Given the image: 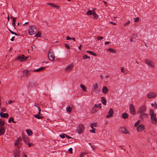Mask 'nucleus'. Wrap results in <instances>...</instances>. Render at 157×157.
<instances>
[{
    "label": "nucleus",
    "instance_id": "1",
    "mask_svg": "<svg viewBox=\"0 0 157 157\" xmlns=\"http://www.w3.org/2000/svg\"><path fill=\"white\" fill-rule=\"evenodd\" d=\"M150 115L151 116V122L153 124L156 123V114L154 113V110L150 109L149 112Z\"/></svg>",
    "mask_w": 157,
    "mask_h": 157
},
{
    "label": "nucleus",
    "instance_id": "2",
    "mask_svg": "<svg viewBox=\"0 0 157 157\" xmlns=\"http://www.w3.org/2000/svg\"><path fill=\"white\" fill-rule=\"evenodd\" d=\"M29 34L32 35L34 34L36 32L37 29L35 26L32 25L29 27Z\"/></svg>",
    "mask_w": 157,
    "mask_h": 157
},
{
    "label": "nucleus",
    "instance_id": "3",
    "mask_svg": "<svg viewBox=\"0 0 157 157\" xmlns=\"http://www.w3.org/2000/svg\"><path fill=\"white\" fill-rule=\"evenodd\" d=\"M84 129L85 127L84 125L82 124H80L77 128L76 131L79 134H81L84 132Z\"/></svg>",
    "mask_w": 157,
    "mask_h": 157
},
{
    "label": "nucleus",
    "instance_id": "4",
    "mask_svg": "<svg viewBox=\"0 0 157 157\" xmlns=\"http://www.w3.org/2000/svg\"><path fill=\"white\" fill-rule=\"evenodd\" d=\"M29 58V57H25L24 55H21L18 56L16 59V60L19 59L21 62H24L25 61Z\"/></svg>",
    "mask_w": 157,
    "mask_h": 157
},
{
    "label": "nucleus",
    "instance_id": "5",
    "mask_svg": "<svg viewBox=\"0 0 157 157\" xmlns=\"http://www.w3.org/2000/svg\"><path fill=\"white\" fill-rule=\"evenodd\" d=\"M144 63L147 64L148 66L151 67L152 68H154L155 67L154 63L151 60L146 59L144 60Z\"/></svg>",
    "mask_w": 157,
    "mask_h": 157
},
{
    "label": "nucleus",
    "instance_id": "6",
    "mask_svg": "<svg viewBox=\"0 0 157 157\" xmlns=\"http://www.w3.org/2000/svg\"><path fill=\"white\" fill-rule=\"evenodd\" d=\"M48 57L49 59L51 61H54L55 56L53 53L51 51H49L48 55Z\"/></svg>",
    "mask_w": 157,
    "mask_h": 157
},
{
    "label": "nucleus",
    "instance_id": "7",
    "mask_svg": "<svg viewBox=\"0 0 157 157\" xmlns=\"http://www.w3.org/2000/svg\"><path fill=\"white\" fill-rule=\"evenodd\" d=\"M148 98L149 99L155 98L157 96V94L155 92H149L147 94Z\"/></svg>",
    "mask_w": 157,
    "mask_h": 157
},
{
    "label": "nucleus",
    "instance_id": "8",
    "mask_svg": "<svg viewBox=\"0 0 157 157\" xmlns=\"http://www.w3.org/2000/svg\"><path fill=\"white\" fill-rule=\"evenodd\" d=\"M146 107L145 106L143 105L141 106L140 108V109L137 111V113H139L140 114L144 113V112L146 111Z\"/></svg>",
    "mask_w": 157,
    "mask_h": 157
},
{
    "label": "nucleus",
    "instance_id": "9",
    "mask_svg": "<svg viewBox=\"0 0 157 157\" xmlns=\"http://www.w3.org/2000/svg\"><path fill=\"white\" fill-rule=\"evenodd\" d=\"M74 66L73 64L68 65L65 69V71L67 72H69L74 68Z\"/></svg>",
    "mask_w": 157,
    "mask_h": 157
},
{
    "label": "nucleus",
    "instance_id": "10",
    "mask_svg": "<svg viewBox=\"0 0 157 157\" xmlns=\"http://www.w3.org/2000/svg\"><path fill=\"white\" fill-rule=\"evenodd\" d=\"M13 152L14 157H19L20 151L19 150L15 149Z\"/></svg>",
    "mask_w": 157,
    "mask_h": 157
},
{
    "label": "nucleus",
    "instance_id": "11",
    "mask_svg": "<svg viewBox=\"0 0 157 157\" xmlns=\"http://www.w3.org/2000/svg\"><path fill=\"white\" fill-rule=\"evenodd\" d=\"M129 109L131 113L133 115H135L136 114L135 110L134 107L133 105L131 104L130 105Z\"/></svg>",
    "mask_w": 157,
    "mask_h": 157
},
{
    "label": "nucleus",
    "instance_id": "12",
    "mask_svg": "<svg viewBox=\"0 0 157 157\" xmlns=\"http://www.w3.org/2000/svg\"><path fill=\"white\" fill-rule=\"evenodd\" d=\"M114 112L113 110L112 109H110L109 111L108 112V114L106 116V117L107 118H109L113 116Z\"/></svg>",
    "mask_w": 157,
    "mask_h": 157
},
{
    "label": "nucleus",
    "instance_id": "13",
    "mask_svg": "<svg viewBox=\"0 0 157 157\" xmlns=\"http://www.w3.org/2000/svg\"><path fill=\"white\" fill-rule=\"evenodd\" d=\"M144 129V126L143 124H140L139 125L137 128L138 131L139 132L143 131Z\"/></svg>",
    "mask_w": 157,
    "mask_h": 157
},
{
    "label": "nucleus",
    "instance_id": "14",
    "mask_svg": "<svg viewBox=\"0 0 157 157\" xmlns=\"http://www.w3.org/2000/svg\"><path fill=\"white\" fill-rule=\"evenodd\" d=\"M0 116L2 118H7L9 117V114L7 113H3L2 112L0 113Z\"/></svg>",
    "mask_w": 157,
    "mask_h": 157
},
{
    "label": "nucleus",
    "instance_id": "15",
    "mask_svg": "<svg viewBox=\"0 0 157 157\" xmlns=\"http://www.w3.org/2000/svg\"><path fill=\"white\" fill-rule=\"evenodd\" d=\"M23 75L21 76H25L26 77H27L28 75H29L30 73H29V71L27 70H24L23 71Z\"/></svg>",
    "mask_w": 157,
    "mask_h": 157
},
{
    "label": "nucleus",
    "instance_id": "16",
    "mask_svg": "<svg viewBox=\"0 0 157 157\" xmlns=\"http://www.w3.org/2000/svg\"><path fill=\"white\" fill-rule=\"evenodd\" d=\"M139 117L140 119L144 120V118L146 117L147 116V114L145 113H143L142 114H140Z\"/></svg>",
    "mask_w": 157,
    "mask_h": 157
},
{
    "label": "nucleus",
    "instance_id": "17",
    "mask_svg": "<svg viewBox=\"0 0 157 157\" xmlns=\"http://www.w3.org/2000/svg\"><path fill=\"white\" fill-rule=\"evenodd\" d=\"M5 127H1L0 129V136L3 135L5 132Z\"/></svg>",
    "mask_w": 157,
    "mask_h": 157
},
{
    "label": "nucleus",
    "instance_id": "18",
    "mask_svg": "<svg viewBox=\"0 0 157 157\" xmlns=\"http://www.w3.org/2000/svg\"><path fill=\"white\" fill-rule=\"evenodd\" d=\"M47 5L51 6L52 7H55L56 9H58L59 8V6H57L55 5L53 3H48L47 4Z\"/></svg>",
    "mask_w": 157,
    "mask_h": 157
},
{
    "label": "nucleus",
    "instance_id": "19",
    "mask_svg": "<svg viewBox=\"0 0 157 157\" xmlns=\"http://www.w3.org/2000/svg\"><path fill=\"white\" fill-rule=\"evenodd\" d=\"M102 91L104 94H106L108 92V90L106 86H104L102 88Z\"/></svg>",
    "mask_w": 157,
    "mask_h": 157
},
{
    "label": "nucleus",
    "instance_id": "20",
    "mask_svg": "<svg viewBox=\"0 0 157 157\" xmlns=\"http://www.w3.org/2000/svg\"><path fill=\"white\" fill-rule=\"evenodd\" d=\"M128 117V115L126 113H124L122 114V117L124 119H126Z\"/></svg>",
    "mask_w": 157,
    "mask_h": 157
},
{
    "label": "nucleus",
    "instance_id": "21",
    "mask_svg": "<svg viewBox=\"0 0 157 157\" xmlns=\"http://www.w3.org/2000/svg\"><path fill=\"white\" fill-rule=\"evenodd\" d=\"M101 99L102 104L104 105H106L107 101L105 99V98L104 97H102Z\"/></svg>",
    "mask_w": 157,
    "mask_h": 157
},
{
    "label": "nucleus",
    "instance_id": "22",
    "mask_svg": "<svg viewBox=\"0 0 157 157\" xmlns=\"http://www.w3.org/2000/svg\"><path fill=\"white\" fill-rule=\"evenodd\" d=\"M5 124V122L3 121L2 119H0V127H3V126Z\"/></svg>",
    "mask_w": 157,
    "mask_h": 157
},
{
    "label": "nucleus",
    "instance_id": "23",
    "mask_svg": "<svg viewBox=\"0 0 157 157\" xmlns=\"http://www.w3.org/2000/svg\"><path fill=\"white\" fill-rule=\"evenodd\" d=\"M26 132L28 134V136H31L33 134L32 131L30 129H27L26 130Z\"/></svg>",
    "mask_w": 157,
    "mask_h": 157
},
{
    "label": "nucleus",
    "instance_id": "24",
    "mask_svg": "<svg viewBox=\"0 0 157 157\" xmlns=\"http://www.w3.org/2000/svg\"><path fill=\"white\" fill-rule=\"evenodd\" d=\"M107 51H110V52L113 53H116L117 52L115 50L112 48H109L107 49Z\"/></svg>",
    "mask_w": 157,
    "mask_h": 157
},
{
    "label": "nucleus",
    "instance_id": "25",
    "mask_svg": "<svg viewBox=\"0 0 157 157\" xmlns=\"http://www.w3.org/2000/svg\"><path fill=\"white\" fill-rule=\"evenodd\" d=\"M93 17L96 19H97L98 18V15L94 12H93Z\"/></svg>",
    "mask_w": 157,
    "mask_h": 157
},
{
    "label": "nucleus",
    "instance_id": "26",
    "mask_svg": "<svg viewBox=\"0 0 157 157\" xmlns=\"http://www.w3.org/2000/svg\"><path fill=\"white\" fill-rule=\"evenodd\" d=\"M93 12H94V11H93L92 10H89L86 12V15H93Z\"/></svg>",
    "mask_w": 157,
    "mask_h": 157
},
{
    "label": "nucleus",
    "instance_id": "27",
    "mask_svg": "<svg viewBox=\"0 0 157 157\" xmlns=\"http://www.w3.org/2000/svg\"><path fill=\"white\" fill-rule=\"evenodd\" d=\"M121 132L125 134H127L128 133V132L127 130L124 128H121Z\"/></svg>",
    "mask_w": 157,
    "mask_h": 157
},
{
    "label": "nucleus",
    "instance_id": "28",
    "mask_svg": "<svg viewBox=\"0 0 157 157\" xmlns=\"http://www.w3.org/2000/svg\"><path fill=\"white\" fill-rule=\"evenodd\" d=\"M86 52L90 54L91 55L94 56H97V54L94 52L90 51H87Z\"/></svg>",
    "mask_w": 157,
    "mask_h": 157
},
{
    "label": "nucleus",
    "instance_id": "29",
    "mask_svg": "<svg viewBox=\"0 0 157 157\" xmlns=\"http://www.w3.org/2000/svg\"><path fill=\"white\" fill-rule=\"evenodd\" d=\"M80 87L82 88V90L86 92V87L85 86L82 85L81 84L80 85Z\"/></svg>",
    "mask_w": 157,
    "mask_h": 157
},
{
    "label": "nucleus",
    "instance_id": "30",
    "mask_svg": "<svg viewBox=\"0 0 157 157\" xmlns=\"http://www.w3.org/2000/svg\"><path fill=\"white\" fill-rule=\"evenodd\" d=\"M34 116L35 118H37V119H42L43 117L40 116H39V115H38V114L34 115Z\"/></svg>",
    "mask_w": 157,
    "mask_h": 157
},
{
    "label": "nucleus",
    "instance_id": "31",
    "mask_svg": "<svg viewBox=\"0 0 157 157\" xmlns=\"http://www.w3.org/2000/svg\"><path fill=\"white\" fill-rule=\"evenodd\" d=\"M45 68V67H42L40 68H38L37 69H36L34 70L33 71H36V72H39L40 71L42 70H43L44 69V68Z\"/></svg>",
    "mask_w": 157,
    "mask_h": 157
},
{
    "label": "nucleus",
    "instance_id": "32",
    "mask_svg": "<svg viewBox=\"0 0 157 157\" xmlns=\"http://www.w3.org/2000/svg\"><path fill=\"white\" fill-rule=\"evenodd\" d=\"M11 121H12L13 123H16V122L14 121L13 118L12 117H10V119L8 120V122L9 123H10Z\"/></svg>",
    "mask_w": 157,
    "mask_h": 157
},
{
    "label": "nucleus",
    "instance_id": "33",
    "mask_svg": "<svg viewBox=\"0 0 157 157\" xmlns=\"http://www.w3.org/2000/svg\"><path fill=\"white\" fill-rule=\"evenodd\" d=\"M66 111L67 112L70 113L71 112L72 110V108L70 107H67L66 108Z\"/></svg>",
    "mask_w": 157,
    "mask_h": 157
},
{
    "label": "nucleus",
    "instance_id": "34",
    "mask_svg": "<svg viewBox=\"0 0 157 157\" xmlns=\"http://www.w3.org/2000/svg\"><path fill=\"white\" fill-rule=\"evenodd\" d=\"M97 126V124L96 123H93L91 124L90 127L91 128H93L94 127H96Z\"/></svg>",
    "mask_w": 157,
    "mask_h": 157
},
{
    "label": "nucleus",
    "instance_id": "35",
    "mask_svg": "<svg viewBox=\"0 0 157 157\" xmlns=\"http://www.w3.org/2000/svg\"><path fill=\"white\" fill-rule=\"evenodd\" d=\"M8 30L10 31L11 33L13 34H14L16 36L19 35L12 31L10 29H8Z\"/></svg>",
    "mask_w": 157,
    "mask_h": 157
},
{
    "label": "nucleus",
    "instance_id": "36",
    "mask_svg": "<svg viewBox=\"0 0 157 157\" xmlns=\"http://www.w3.org/2000/svg\"><path fill=\"white\" fill-rule=\"evenodd\" d=\"M10 18H12L13 19V22L12 23V25L13 26H15V21H16V18H13L11 17H10Z\"/></svg>",
    "mask_w": 157,
    "mask_h": 157
},
{
    "label": "nucleus",
    "instance_id": "37",
    "mask_svg": "<svg viewBox=\"0 0 157 157\" xmlns=\"http://www.w3.org/2000/svg\"><path fill=\"white\" fill-rule=\"evenodd\" d=\"M41 33L40 32H38L35 35V37H40L41 36Z\"/></svg>",
    "mask_w": 157,
    "mask_h": 157
},
{
    "label": "nucleus",
    "instance_id": "38",
    "mask_svg": "<svg viewBox=\"0 0 157 157\" xmlns=\"http://www.w3.org/2000/svg\"><path fill=\"white\" fill-rule=\"evenodd\" d=\"M131 37H132V38L135 39L136 38H137L138 36L137 34H134L131 35Z\"/></svg>",
    "mask_w": 157,
    "mask_h": 157
},
{
    "label": "nucleus",
    "instance_id": "39",
    "mask_svg": "<svg viewBox=\"0 0 157 157\" xmlns=\"http://www.w3.org/2000/svg\"><path fill=\"white\" fill-rule=\"evenodd\" d=\"M33 85V83L32 82H29L27 85V87L28 88H30Z\"/></svg>",
    "mask_w": 157,
    "mask_h": 157
},
{
    "label": "nucleus",
    "instance_id": "40",
    "mask_svg": "<svg viewBox=\"0 0 157 157\" xmlns=\"http://www.w3.org/2000/svg\"><path fill=\"white\" fill-rule=\"evenodd\" d=\"M91 111L92 113H95L97 112L98 110L96 109L93 107Z\"/></svg>",
    "mask_w": 157,
    "mask_h": 157
},
{
    "label": "nucleus",
    "instance_id": "41",
    "mask_svg": "<svg viewBox=\"0 0 157 157\" xmlns=\"http://www.w3.org/2000/svg\"><path fill=\"white\" fill-rule=\"evenodd\" d=\"M83 59H90V57L89 56H88L87 55H85L83 56Z\"/></svg>",
    "mask_w": 157,
    "mask_h": 157
},
{
    "label": "nucleus",
    "instance_id": "42",
    "mask_svg": "<svg viewBox=\"0 0 157 157\" xmlns=\"http://www.w3.org/2000/svg\"><path fill=\"white\" fill-rule=\"evenodd\" d=\"M121 72H122L123 73H124V74H127V72H126L124 70V67H121Z\"/></svg>",
    "mask_w": 157,
    "mask_h": 157
},
{
    "label": "nucleus",
    "instance_id": "43",
    "mask_svg": "<svg viewBox=\"0 0 157 157\" xmlns=\"http://www.w3.org/2000/svg\"><path fill=\"white\" fill-rule=\"evenodd\" d=\"M140 120H138L136 123L135 124V127H136L140 123Z\"/></svg>",
    "mask_w": 157,
    "mask_h": 157
},
{
    "label": "nucleus",
    "instance_id": "44",
    "mask_svg": "<svg viewBox=\"0 0 157 157\" xmlns=\"http://www.w3.org/2000/svg\"><path fill=\"white\" fill-rule=\"evenodd\" d=\"M98 88V86L97 83H96L93 86V88L94 90H95Z\"/></svg>",
    "mask_w": 157,
    "mask_h": 157
},
{
    "label": "nucleus",
    "instance_id": "45",
    "mask_svg": "<svg viewBox=\"0 0 157 157\" xmlns=\"http://www.w3.org/2000/svg\"><path fill=\"white\" fill-rule=\"evenodd\" d=\"M101 105V104H99L98 105H97V104H95L93 107L95 109H96V108H98L99 107V106Z\"/></svg>",
    "mask_w": 157,
    "mask_h": 157
},
{
    "label": "nucleus",
    "instance_id": "46",
    "mask_svg": "<svg viewBox=\"0 0 157 157\" xmlns=\"http://www.w3.org/2000/svg\"><path fill=\"white\" fill-rule=\"evenodd\" d=\"M65 134H64V133H63L61 134H60L59 135V136L60 137L63 138V139L65 137Z\"/></svg>",
    "mask_w": 157,
    "mask_h": 157
},
{
    "label": "nucleus",
    "instance_id": "47",
    "mask_svg": "<svg viewBox=\"0 0 157 157\" xmlns=\"http://www.w3.org/2000/svg\"><path fill=\"white\" fill-rule=\"evenodd\" d=\"M20 143H21L20 142H19V141H18L17 140H16L15 142L14 145L15 146H17V144H19Z\"/></svg>",
    "mask_w": 157,
    "mask_h": 157
},
{
    "label": "nucleus",
    "instance_id": "48",
    "mask_svg": "<svg viewBox=\"0 0 157 157\" xmlns=\"http://www.w3.org/2000/svg\"><path fill=\"white\" fill-rule=\"evenodd\" d=\"M22 144L21 143L19 144H17V147L18 148H20V147H21L22 146Z\"/></svg>",
    "mask_w": 157,
    "mask_h": 157
},
{
    "label": "nucleus",
    "instance_id": "49",
    "mask_svg": "<svg viewBox=\"0 0 157 157\" xmlns=\"http://www.w3.org/2000/svg\"><path fill=\"white\" fill-rule=\"evenodd\" d=\"M24 141L25 142V143L28 141L29 140V138L28 137H24Z\"/></svg>",
    "mask_w": 157,
    "mask_h": 157
},
{
    "label": "nucleus",
    "instance_id": "50",
    "mask_svg": "<svg viewBox=\"0 0 157 157\" xmlns=\"http://www.w3.org/2000/svg\"><path fill=\"white\" fill-rule=\"evenodd\" d=\"M92 129L90 130V132L92 133H94L95 132V129L94 128H92Z\"/></svg>",
    "mask_w": 157,
    "mask_h": 157
},
{
    "label": "nucleus",
    "instance_id": "51",
    "mask_svg": "<svg viewBox=\"0 0 157 157\" xmlns=\"http://www.w3.org/2000/svg\"><path fill=\"white\" fill-rule=\"evenodd\" d=\"M65 47L66 48H67L68 49H69L70 48V47L69 45L67 44H65Z\"/></svg>",
    "mask_w": 157,
    "mask_h": 157
},
{
    "label": "nucleus",
    "instance_id": "52",
    "mask_svg": "<svg viewBox=\"0 0 157 157\" xmlns=\"http://www.w3.org/2000/svg\"><path fill=\"white\" fill-rule=\"evenodd\" d=\"M130 23V21L129 20H128L127 22L126 23L124 24V26H126L127 25H128Z\"/></svg>",
    "mask_w": 157,
    "mask_h": 157
},
{
    "label": "nucleus",
    "instance_id": "53",
    "mask_svg": "<svg viewBox=\"0 0 157 157\" xmlns=\"http://www.w3.org/2000/svg\"><path fill=\"white\" fill-rule=\"evenodd\" d=\"M135 22H137L139 21V18L138 17H136V18H134Z\"/></svg>",
    "mask_w": 157,
    "mask_h": 157
},
{
    "label": "nucleus",
    "instance_id": "54",
    "mask_svg": "<svg viewBox=\"0 0 157 157\" xmlns=\"http://www.w3.org/2000/svg\"><path fill=\"white\" fill-rule=\"evenodd\" d=\"M97 39L98 40H102V39H103V37H102V36H101V37L98 36L97 37Z\"/></svg>",
    "mask_w": 157,
    "mask_h": 157
},
{
    "label": "nucleus",
    "instance_id": "55",
    "mask_svg": "<svg viewBox=\"0 0 157 157\" xmlns=\"http://www.w3.org/2000/svg\"><path fill=\"white\" fill-rule=\"evenodd\" d=\"M86 155V153L84 152L81 154L80 155V157H82Z\"/></svg>",
    "mask_w": 157,
    "mask_h": 157
},
{
    "label": "nucleus",
    "instance_id": "56",
    "mask_svg": "<svg viewBox=\"0 0 157 157\" xmlns=\"http://www.w3.org/2000/svg\"><path fill=\"white\" fill-rule=\"evenodd\" d=\"M1 110L3 112H6V109L4 107H2L1 109Z\"/></svg>",
    "mask_w": 157,
    "mask_h": 157
},
{
    "label": "nucleus",
    "instance_id": "57",
    "mask_svg": "<svg viewBox=\"0 0 157 157\" xmlns=\"http://www.w3.org/2000/svg\"><path fill=\"white\" fill-rule=\"evenodd\" d=\"M72 148H70L69 149L68 151L71 153H72Z\"/></svg>",
    "mask_w": 157,
    "mask_h": 157
},
{
    "label": "nucleus",
    "instance_id": "58",
    "mask_svg": "<svg viewBox=\"0 0 157 157\" xmlns=\"http://www.w3.org/2000/svg\"><path fill=\"white\" fill-rule=\"evenodd\" d=\"M38 109L39 110V112L38 113V114H38V115L40 114V111H41V109L39 107H38Z\"/></svg>",
    "mask_w": 157,
    "mask_h": 157
},
{
    "label": "nucleus",
    "instance_id": "59",
    "mask_svg": "<svg viewBox=\"0 0 157 157\" xmlns=\"http://www.w3.org/2000/svg\"><path fill=\"white\" fill-rule=\"evenodd\" d=\"M28 146L29 147H30V146H33V144L32 143H29L28 144Z\"/></svg>",
    "mask_w": 157,
    "mask_h": 157
},
{
    "label": "nucleus",
    "instance_id": "60",
    "mask_svg": "<svg viewBox=\"0 0 157 157\" xmlns=\"http://www.w3.org/2000/svg\"><path fill=\"white\" fill-rule=\"evenodd\" d=\"M14 101H12L9 100L8 101V103L9 104H11V103H12Z\"/></svg>",
    "mask_w": 157,
    "mask_h": 157
},
{
    "label": "nucleus",
    "instance_id": "61",
    "mask_svg": "<svg viewBox=\"0 0 157 157\" xmlns=\"http://www.w3.org/2000/svg\"><path fill=\"white\" fill-rule=\"evenodd\" d=\"M17 140L20 142L21 140V137L17 138Z\"/></svg>",
    "mask_w": 157,
    "mask_h": 157
},
{
    "label": "nucleus",
    "instance_id": "62",
    "mask_svg": "<svg viewBox=\"0 0 157 157\" xmlns=\"http://www.w3.org/2000/svg\"><path fill=\"white\" fill-rule=\"evenodd\" d=\"M66 136V137L67 138H68V139H71L72 138V137L69 136L67 135H65Z\"/></svg>",
    "mask_w": 157,
    "mask_h": 157
},
{
    "label": "nucleus",
    "instance_id": "63",
    "mask_svg": "<svg viewBox=\"0 0 157 157\" xmlns=\"http://www.w3.org/2000/svg\"><path fill=\"white\" fill-rule=\"evenodd\" d=\"M110 23L113 25H116V24L115 23L113 22L112 21H110Z\"/></svg>",
    "mask_w": 157,
    "mask_h": 157
},
{
    "label": "nucleus",
    "instance_id": "64",
    "mask_svg": "<svg viewBox=\"0 0 157 157\" xmlns=\"http://www.w3.org/2000/svg\"><path fill=\"white\" fill-rule=\"evenodd\" d=\"M154 107L155 108H157V104H156L155 102V105L154 106Z\"/></svg>",
    "mask_w": 157,
    "mask_h": 157
}]
</instances>
